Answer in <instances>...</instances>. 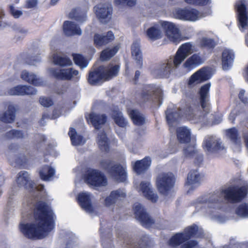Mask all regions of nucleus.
<instances>
[{"label":"nucleus","mask_w":248,"mask_h":248,"mask_svg":"<svg viewBox=\"0 0 248 248\" xmlns=\"http://www.w3.org/2000/svg\"><path fill=\"white\" fill-rule=\"evenodd\" d=\"M28 162V160L26 158L24 157L23 159H20V158H17L16 159V163L19 164L20 166H24L27 164Z\"/></svg>","instance_id":"62"},{"label":"nucleus","mask_w":248,"mask_h":248,"mask_svg":"<svg viewBox=\"0 0 248 248\" xmlns=\"http://www.w3.org/2000/svg\"><path fill=\"white\" fill-rule=\"evenodd\" d=\"M202 62V58L198 54H194L185 61L183 67L187 69L191 70L201 65Z\"/></svg>","instance_id":"33"},{"label":"nucleus","mask_w":248,"mask_h":248,"mask_svg":"<svg viewBox=\"0 0 248 248\" xmlns=\"http://www.w3.org/2000/svg\"><path fill=\"white\" fill-rule=\"evenodd\" d=\"M146 35L150 40L155 41L162 37V32L158 27L153 26L147 29Z\"/></svg>","instance_id":"46"},{"label":"nucleus","mask_w":248,"mask_h":248,"mask_svg":"<svg viewBox=\"0 0 248 248\" xmlns=\"http://www.w3.org/2000/svg\"><path fill=\"white\" fill-rule=\"evenodd\" d=\"M119 47L114 46L111 48L107 47L103 49L100 53V59L102 61H107L113 57L119 50Z\"/></svg>","instance_id":"44"},{"label":"nucleus","mask_w":248,"mask_h":248,"mask_svg":"<svg viewBox=\"0 0 248 248\" xmlns=\"http://www.w3.org/2000/svg\"><path fill=\"white\" fill-rule=\"evenodd\" d=\"M135 218L144 227H149L154 224V220L147 213L145 209L139 202L134 205Z\"/></svg>","instance_id":"12"},{"label":"nucleus","mask_w":248,"mask_h":248,"mask_svg":"<svg viewBox=\"0 0 248 248\" xmlns=\"http://www.w3.org/2000/svg\"><path fill=\"white\" fill-rule=\"evenodd\" d=\"M247 186H231L221 191V194L227 202H242L247 196Z\"/></svg>","instance_id":"3"},{"label":"nucleus","mask_w":248,"mask_h":248,"mask_svg":"<svg viewBox=\"0 0 248 248\" xmlns=\"http://www.w3.org/2000/svg\"><path fill=\"white\" fill-rule=\"evenodd\" d=\"M85 182L89 186L100 187L107 185L105 175L100 171L94 169H89L84 174Z\"/></svg>","instance_id":"7"},{"label":"nucleus","mask_w":248,"mask_h":248,"mask_svg":"<svg viewBox=\"0 0 248 248\" xmlns=\"http://www.w3.org/2000/svg\"><path fill=\"white\" fill-rule=\"evenodd\" d=\"M180 103L181 107L177 110L168 109L166 111V120L169 125L177 123L183 116L188 118L194 117V107L196 106L194 93L191 91L186 92Z\"/></svg>","instance_id":"2"},{"label":"nucleus","mask_w":248,"mask_h":248,"mask_svg":"<svg viewBox=\"0 0 248 248\" xmlns=\"http://www.w3.org/2000/svg\"><path fill=\"white\" fill-rule=\"evenodd\" d=\"M227 137L235 144H240L241 143V137L239 134L237 129L233 127L226 130Z\"/></svg>","instance_id":"45"},{"label":"nucleus","mask_w":248,"mask_h":248,"mask_svg":"<svg viewBox=\"0 0 248 248\" xmlns=\"http://www.w3.org/2000/svg\"><path fill=\"white\" fill-rule=\"evenodd\" d=\"M245 90H241L238 94V97L242 102L244 104H247L248 102V98L245 96Z\"/></svg>","instance_id":"60"},{"label":"nucleus","mask_w":248,"mask_h":248,"mask_svg":"<svg viewBox=\"0 0 248 248\" xmlns=\"http://www.w3.org/2000/svg\"><path fill=\"white\" fill-rule=\"evenodd\" d=\"M29 206L33 207L34 221L32 223H28L25 220H22L19 229L23 235L29 239H43L55 228L56 216L46 202H35L33 205L30 204Z\"/></svg>","instance_id":"1"},{"label":"nucleus","mask_w":248,"mask_h":248,"mask_svg":"<svg viewBox=\"0 0 248 248\" xmlns=\"http://www.w3.org/2000/svg\"><path fill=\"white\" fill-rule=\"evenodd\" d=\"M235 55L232 50L225 48L221 54L222 67L224 70H228L232 66Z\"/></svg>","instance_id":"24"},{"label":"nucleus","mask_w":248,"mask_h":248,"mask_svg":"<svg viewBox=\"0 0 248 248\" xmlns=\"http://www.w3.org/2000/svg\"><path fill=\"white\" fill-rule=\"evenodd\" d=\"M39 102L45 107H49L53 105V101L50 97H41L39 99Z\"/></svg>","instance_id":"56"},{"label":"nucleus","mask_w":248,"mask_h":248,"mask_svg":"<svg viewBox=\"0 0 248 248\" xmlns=\"http://www.w3.org/2000/svg\"><path fill=\"white\" fill-rule=\"evenodd\" d=\"M24 137L23 133L21 130L13 129L7 132L5 134V137L8 140L14 138L22 139Z\"/></svg>","instance_id":"52"},{"label":"nucleus","mask_w":248,"mask_h":248,"mask_svg":"<svg viewBox=\"0 0 248 248\" xmlns=\"http://www.w3.org/2000/svg\"><path fill=\"white\" fill-rule=\"evenodd\" d=\"M131 55L140 68L143 65V57L140 48V44L138 42H134L131 47Z\"/></svg>","instance_id":"30"},{"label":"nucleus","mask_w":248,"mask_h":248,"mask_svg":"<svg viewBox=\"0 0 248 248\" xmlns=\"http://www.w3.org/2000/svg\"><path fill=\"white\" fill-rule=\"evenodd\" d=\"M16 111L14 105H8L7 110L0 116V120L5 123H13L16 118Z\"/></svg>","instance_id":"34"},{"label":"nucleus","mask_w":248,"mask_h":248,"mask_svg":"<svg viewBox=\"0 0 248 248\" xmlns=\"http://www.w3.org/2000/svg\"><path fill=\"white\" fill-rule=\"evenodd\" d=\"M94 9L96 16L100 22L107 23L111 18L112 12L111 7L99 4L94 6Z\"/></svg>","instance_id":"19"},{"label":"nucleus","mask_w":248,"mask_h":248,"mask_svg":"<svg viewBox=\"0 0 248 248\" xmlns=\"http://www.w3.org/2000/svg\"><path fill=\"white\" fill-rule=\"evenodd\" d=\"M192 45L190 43L182 44L178 49L173 60L172 65L177 67L182 62L192 53Z\"/></svg>","instance_id":"16"},{"label":"nucleus","mask_w":248,"mask_h":248,"mask_svg":"<svg viewBox=\"0 0 248 248\" xmlns=\"http://www.w3.org/2000/svg\"><path fill=\"white\" fill-rule=\"evenodd\" d=\"M112 118L114 120L117 125L121 127H125L127 125V122L122 115V113L118 108H113L111 110Z\"/></svg>","instance_id":"40"},{"label":"nucleus","mask_w":248,"mask_h":248,"mask_svg":"<svg viewBox=\"0 0 248 248\" xmlns=\"http://www.w3.org/2000/svg\"><path fill=\"white\" fill-rule=\"evenodd\" d=\"M229 202H208V211L209 212H213L215 211L219 210L222 203H228Z\"/></svg>","instance_id":"58"},{"label":"nucleus","mask_w":248,"mask_h":248,"mask_svg":"<svg viewBox=\"0 0 248 248\" xmlns=\"http://www.w3.org/2000/svg\"><path fill=\"white\" fill-rule=\"evenodd\" d=\"M87 80L91 85H97L105 81L100 66L89 72Z\"/></svg>","instance_id":"22"},{"label":"nucleus","mask_w":248,"mask_h":248,"mask_svg":"<svg viewBox=\"0 0 248 248\" xmlns=\"http://www.w3.org/2000/svg\"><path fill=\"white\" fill-rule=\"evenodd\" d=\"M175 182V177L171 173H163L159 175L156 183L158 191L163 195H167L173 187Z\"/></svg>","instance_id":"8"},{"label":"nucleus","mask_w":248,"mask_h":248,"mask_svg":"<svg viewBox=\"0 0 248 248\" xmlns=\"http://www.w3.org/2000/svg\"><path fill=\"white\" fill-rule=\"evenodd\" d=\"M184 153L186 157H196L195 163L200 166L203 161V155L199 153L194 146H189L184 149Z\"/></svg>","instance_id":"32"},{"label":"nucleus","mask_w":248,"mask_h":248,"mask_svg":"<svg viewBox=\"0 0 248 248\" xmlns=\"http://www.w3.org/2000/svg\"><path fill=\"white\" fill-rule=\"evenodd\" d=\"M197 170H191L188 173L186 185L187 186H199L203 177Z\"/></svg>","instance_id":"31"},{"label":"nucleus","mask_w":248,"mask_h":248,"mask_svg":"<svg viewBox=\"0 0 248 248\" xmlns=\"http://www.w3.org/2000/svg\"><path fill=\"white\" fill-rule=\"evenodd\" d=\"M187 4L195 6H204L211 4V0H185Z\"/></svg>","instance_id":"53"},{"label":"nucleus","mask_w":248,"mask_h":248,"mask_svg":"<svg viewBox=\"0 0 248 248\" xmlns=\"http://www.w3.org/2000/svg\"><path fill=\"white\" fill-rule=\"evenodd\" d=\"M71 143L73 145H80L83 140V137L81 135H77L76 129L74 128L70 127L68 132Z\"/></svg>","instance_id":"47"},{"label":"nucleus","mask_w":248,"mask_h":248,"mask_svg":"<svg viewBox=\"0 0 248 248\" xmlns=\"http://www.w3.org/2000/svg\"><path fill=\"white\" fill-rule=\"evenodd\" d=\"M113 161L110 159H103L100 162L101 167L117 181L124 182L127 178L126 172L124 168L120 164L112 165Z\"/></svg>","instance_id":"4"},{"label":"nucleus","mask_w":248,"mask_h":248,"mask_svg":"<svg viewBox=\"0 0 248 248\" xmlns=\"http://www.w3.org/2000/svg\"><path fill=\"white\" fill-rule=\"evenodd\" d=\"M217 45V44L214 39L202 37L200 40L199 46L202 49H206L208 52L211 53L214 52Z\"/></svg>","instance_id":"38"},{"label":"nucleus","mask_w":248,"mask_h":248,"mask_svg":"<svg viewBox=\"0 0 248 248\" xmlns=\"http://www.w3.org/2000/svg\"><path fill=\"white\" fill-rule=\"evenodd\" d=\"M114 39V36L111 31L107 32L106 35L95 33L93 36V44L96 48L106 46Z\"/></svg>","instance_id":"21"},{"label":"nucleus","mask_w":248,"mask_h":248,"mask_svg":"<svg viewBox=\"0 0 248 248\" xmlns=\"http://www.w3.org/2000/svg\"><path fill=\"white\" fill-rule=\"evenodd\" d=\"M96 202H79L80 207L86 212L92 213L97 210Z\"/></svg>","instance_id":"51"},{"label":"nucleus","mask_w":248,"mask_h":248,"mask_svg":"<svg viewBox=\"0 0 248 248\" xmlns=\"http://www.w3.org/2000/svg\"><path fill=\"white\" fill-rule=\"evenodd\" d=\"M160 25L168 38L172 42L178 43L180 41L181 34L179 29L170 22L162 21Z\"/></svg>","instance_id":"11"},{"label":"nucleus","mask_w":248,"mask_h":248,"mask_svg":"<svg viewBox=\"0 0 248 248\" xmlns=\"http://www.w3.org/2000/svg\"><path fill=\"white\" fill-rule=\"evenodd\" d=\"M127 113L133 123L137 125H142L145 123V118L139 111L136 109L128 108Z\"/></svg>","instance_id":"36"},{"label":"nucleus","mask_w":248,"mask_h":248,"mask_svg":"<svg viewBox=\"0 0 248 248\" xmlns=\"http://www.w3.org/2000/svg\"><path fill=\"white\" fill-rule=\"evenodd\" d=\"M16 182L19 187H24L30 192L45 193L44 191V186L42 185L35 186L34 182L31 179L30 174L26 171L22 170L18 172Z\"/></svg>","instance_id":"6"},{"label":"nucleus","mask_w":248,"mask_h":248,"mask_svg":"<svg viewBox=\"0 0 248 248\" xmlns=\"http://www.w3.org/2000/svg\"><path fill=\"white\" fill-rule=\"evenodd\" d=\"M55 173L54 169L47 165L43 166L39 172L40 178L45 181L49 180L50 178L53 177Z\"/></svg>","instance_id":"39"},{"label":"nucleus","mask_w":248,"mask_h":248,"mask_svg":"<svg viewBox=\"0 0 248 248\" xmlns=\"http://www.w3.org/2000/svg\"><path fill=\"white\" fill-rule=\"evenodd\" d=\"M21 78L25 81L35 86L40 85L42 83L40 78H37L35 75L31 74L26 70H24L22 72Z\"/></svg>","instance_id":"43"},{"label":"nucleus","mask_w":248,"mask_h":248,"mask_svg":"<svg viewBox=\"0 0 248 248\" xmlns=\"http://www.w3.org/2000/svg\"><path fill=\"white\" fill-rule=\"evenodd\" d=\"M38 3L37 0H27L25 5L26 8H33L35 7Z\"/></svg>","instance_id":"59"},{"label":"nucleus","mask_w":248,"mask_h":248,"mask_svg":"<svg viewBox=\"0 0 248 248\" xmlns=\"http://www.w3.org/2000/svg\"><path fill=\"white\" fill-rule=\"evenodd\" d=\"M114 3L116 5H126L132 7L136 4V0H114Z\"/></svg>","instance_id":"55"},{"label":"nucleus","mask_w":248,"mask_h":248,"mask_svg":"<svg viewBox=\"0 0 248 248\" xmlns=\"http://www.w3.org/2000/svg\"><path fill=\"white\" fill-rule=\"evenodd\" d=\"M86 119L88 123L91 124L95 129L99 130L106 123L108 118L105 114L91 112L86 116Z\"/></svg>","instance_id":"18"},{"label":"nucleus","mask_w":248,"mask_h":248,"mask_svg":"<svg viewBox=\"0 0 248 248\" xmlns=\"http://www.w3.org/2000/svg\"><path fill=\"white\" fill-rule=\"evenodd\" d=\"M126 195L121 189H118L112 191L109 195L107 197L104 202H116L117 201H122L126 198Z\"/></svg>","instance_id":"42"},{"label":"nucleus","mask_w":248,"mask_h":248,"mask_svg":"<svg viewBox=\"0 0 248 248\" xmlns=\"http://www.w3.org/2000/svg\"><path fill=\"white\" fill-rule=\"evenodd\" d=\"M173 13L176 18L192 21H195L199 18L207 15L199 12V11L194 8L189 9L179 8L176 9Z\"/></svg>","instance_id":"9"},{"label":"nucleus","mask_w":248,"mask_h":248,"mask_svg":"<svg viewBox=\"0 0 248 248\" xmlns=\"http://www.w3.org/2000/svg\"><path fill=\"white\" fill-rule=\"evenodd\" d=\"M36 93L35 89L31 86L17 85L10 89L8 93L12 95H24L34 94Z\"/></svg>","instance_id":"25"},{"label":"nucleus","mask_w":248,"mask_h":248,"mask_svg":"<svg viewBox=\"0 0 248 248\" xmlns=\"http://www.w3.org/2000/svg\"><path fill=\"white\" fill-rule=\"evenodd\" d=\"M8 149L11 151L17 150L18 149V145L15 143H11L9 145Z\"/></svg>","instance_id":"64"},{"label":"nucleus","mask_w":248,"mask_h":248,"mask_svg":"<svg viewBox=\"0 0 248 248\" xmlns=\"http://www.w3.org/2000/svg\"><path fill=\"white\" fill-rule=\"evenodd\" d=\"M202 146L204 149L211 153H217L224 149L221 142L212 137H209L205 140Z\"/></svg>","instance_id":"23"},{"label":"nucleus","mask_w":248,"mask_h":248,"mask_svg":"<svg viewBox=\"0 0 248 248\" xmlns=\"http://www.w3.org/2000/svg\"><path fill=\"white\" fill-rule=\"evenodd\" d=\"M198 231V227L193 225L187 227L183 233H177L172 236L169 241V245L176 247L188 240L191 236L196 234Z\"/></svg>","instance_id":"10"},{"label":"nucleus","mask_w":248,"mask_h":248,"mask_svg":"<svg viewBox=\"0 0 248 248\" xmlns=\"http://www.w3.org/2000/svg\"><path fill=\"white\" fill-rule=\"evenodd\" d=\"M238 12V25L240 30L243 31L248 26V11L245 0H239L236 4Z\"/></svg>","instance_id":"14"},{"label":"nucleus","mask_w":248,"mask_h":248,"mask_svg":"<svg viewBox=\"0 0 248 248\" xmlns=\"http://www.w3.org/2000/svg\"><path fill=\"white\" fill-rule=\"evenodd\" d=\"M97 143L100 150L105 152H108L109 150L108 139L106 133L103 131L98 133L97 136Z\"/></svg>","instance_id":"37"},{"label":"nucleus","mask_w":248,"mask_h":248,"mask_svg":"<svg viewBox=\"0 0 248 248\" xmlns=\"http://www.w3.org/2000/svg\"><path fill=\"white\" fill-rule=\"evenodd\" d=\"M140 71L139 70H137L136 72H135V76H134V77L133 78V80L134 81V83L135 84H137L138 81H139V77L140 76Z\"/></svg>","instance_id":"63"},{"label":"nucleus","mask_w":248,"mask_h":248,"mask_svg":"<svg viewBox=\"0 0 248 248\" xmlns=\"http://www.w3.org/2000/svg\"><path fill=\"white\" fill-rule=\"evenodd\" d=\"M104 77V81H109L118 76L120 71V65L109 63L107 65H100Z\"/></svg>","instance_id":"20"},{"label":"nucleus","mask_w":248,"mask_h":248,"mask_svg":"<svg viewBox=\"0 0 248 248\" xmlns=\"http://www.w3.org/2000/svg\"><path fill=\"white\" fill-rule=\"evenodd\" d=\"M9 9L10 14L15 18H19L23 14V13L21 11L16 9L13 5H9Z\"/></svg>","instance_id":"57"},{"label":"nucleus","mask_w":248,"mask_h":248,"mask_svg":"<svg viewBox=\"0 0 248 248\" xmlns=\"http://www.w3.org/2000/svg\"><path fill=\"white\" fill-rule=\"evenodd\" d=\"M151 164V160L150 157L146 156L142 159L136 161L133 166V169L135 172L138 174H140L147 171Z\"/></svg>","instance_id":"27"},{"label":"nucleus","mask_w":248,"mask_h":248,"mask_svg":"<svg viewBox=\"0 0 248 248\" xmlns=\"http://www.w3.org/2000/svg\"><path fill=\"white\" fill-rule=\"evenodd\" d=\"M210 86V83H206L202 86L199 91V103L205 114L209 113L211 109L209 95Z\"/></svg>","instance_id":"13"},{"label":"nucleus","mask_w":248,"mask_h":248,"mask_svg":"<svg viewBox=\"0 0 248 248\" xmlns=\"http://www.w3.org/2000/svg\"><path fill=\"white\" fill-rule=\"evenodd\" d=\"M51 76L57 79L71 80L74 76L78 75V71L72 68L67 69L51 68L49 70Z\"/></svg>","instance_id":"15"},{"label":"nucleus","mask_w":248,"mask_h":248,"mask_svg":"<svg viewBox=\"0 0 248 248\" xmlns=\"http://www.w3.org/2000/svg\"><path fill=\"white\" fill-rule=\"evenodd\" d=\"M53 62L56 65L61 66H70L72 64L69 58L63 57L58 55L53 56Z\"/></svg>","instance_id":"48"},{"label":"nucleus","mask_w":248,"mask_h":248,"mask_svg":"<svg viewBox=\"0 0 248 248\" xmlns=\"http://www.w3.org/2000/svg\"><path fill=\"white\" fill-rule=\"evenodd\" d=\"M209 78L207 71L203 68L194 73L189 78L188 84L189 86L204 82Z\"/></svg>","instance_id":"26"},{"label":"nucleus","mask_w":248,"mask_h":248,"mask_svg":"<svg viewBox=\"0 0 248 248\" xmlns=\"http://www.w3.org/2000/svg\"><path fill=\"white\" fill-rule=\"evenodd\" d=\"M172 67L171 59L166 60L160 62L157 67L154 70L155 78H169Z\"/></svg>","instance_id":"17"},{"label":"nucleus","mask_w":248,"mask_h":248,"mask_svg":"<svg viewBox=\"0 0 248 248\" xmlns=\"http://www.w3.org/2000/svg\"><path fill=\"white\" fill-rule=\"evenodd\" d=\"M73 57L75 64L80 67L83 68L87 66L88 62L81 54H74Z\"/></svg>","instance_id":"50"},{"label":"nucleus","mask_w":248,"mask_h":248,"mask_svg":"<svg viewBox=\"0 0 248 248\" xmlns=\"http://www.w3.org/2000/svg\"><path fill=\"white\" fill-rule=\"evenodd\" d=\"M63 31L67 36L80 35L81 30L78 25L70 21H65L63 24Z\"/></svg>","instance_id":"28"},{"label":"nucleus","mask_w":248,"mask_h":248,"mask_svg":"<svg viewBox=\"0 0 248 248\" xmlns=\"http://www.w3.org/2000/svg\"><path fill=\"white\" fill-rule=\"evenodd\" d=\"M69 17L79 22H82L86 20V12L83 11L79 8H74L69 14Z\"/></svg>","instance_id":"41"},{"label":"nucleus","mask_w":248,"mask_h":248,"mask_svg":"<svg viewBox=\"0 0 248 248\" xmlns=\"http://www.w3.org/2000/svg\"><path fill=\"white\" fill-rule=\"evenodd\" d=\"M77 202H91V194L86 192H80L77 197Z\"/></svg>","instance_id":"54"},{"label":"nucleus","mask_w":248,"mask_h":248,"mask_svg":"<svg viewBox=\"0 0 248 248\" xmlns=\"http://www.w3.org/2000/svg\"><path fill=\"white\" fill-rule=\"evenodd\" d=\"M140 189L144 196L151 202H157L158 196L153 192L148 182H141L140 184Z\"/></svg>","instance_id":"29"},{"label":"nucleus","mask_w":248,"mask_h":248,"mask_svg":"<svg viewBox=\"0 0 248 248\" xmlns=\"http://www.w3.org/2000/svg\"><path fill=\"white\" fill-rule=\"evenodd\" d=\"M178 140L181 143H187L190 141L191 133L187 127L183 126L178 127L176 130Z\"/></svg>","instance_id":"35"},{"label":"nucleus","mask_w":248,"mask_h":248,"mask_svg":"<svg viewBox=\"0 0 248 248\" xmlns=\"http://www.w3.org/2000/svg\"><path fill=\"white\" fill-rule=\"evenodd\" d=\"M236 214L239 217H245L248 216V202H241L237 205Z\"/></svg>","instance_id":"49"},{"label":"nucleus","mask_w":248,"mask_h":248,"mask_svg":"<svg viewBox=\"0 0 248 248\" xmlns=\"http://www.w3.org/2000/svg\"><path fill=\"white\" fill-rule=\"evenodd\" d=\"M197 244V242L194 241H190L185 244L183 246V248H192Z\"/></svg>","instance_id":"61"},{"label":"nucleus","mask_w":248,"mask_h":248,"mask_svg":"<svg viewBox=\"0 0 248 248\" xmlns=\"http://www.w3.org/2000/svg\"><path fill=\"white\" fill-rule=\"evenodd\" d=\"M159 88L154 84H143L137 94V102L140 105L153 102L154 96L159 93Z\"/></svg>","instance_id":"5"}]
</instances>
